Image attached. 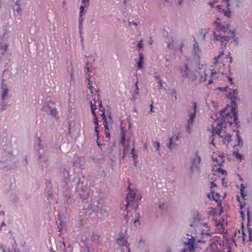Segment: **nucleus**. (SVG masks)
I'll return each mask as SVG.
<instances>
[{"label": "nucleus", "instance_id": "nucleus-1", "mask_svg": "<svg viewBox=\"0 0 252 252\" xmlns=\"http://www.w3.org/2000/svg\"><path fill=\"white\" fill-rule=\"evenodd\" d=\"M220 116L221 117L220 122H219L216 127L227 128L231 127L234 132H236V138L238 141L237 145H242L243 142L240 135L239 127V122L238 121L237 112H226L225 110L220 111Z\"/></svg>", "mask_w": 252, "mask_h": 252}, {"label": "nucleus", "instance_id": "nucleus-2", "mask_svg": "<svg viewBox=\"0 0 252 252\" xmlns=\"http://www.w3.org/2000/svg\"><path fill=\"white\" fill-rule=\"evenodd\" d=\"M215 25L216 28L213 34L214 40L220 41L221 43L222 48L226 46L230 39L233 38L234 41L237 40L235 32L230 30L228 25L225 26L221 23L220 19H218L215 22Z\"/></svg>", "mask_w": 252, "mask_h": 252}, {"label": "nucleus", "instance_id": "nucleus-3", "mask_svg": "<svg viewBox=\"0 0 252 252\" xmlns=\"http://www.w3.org/2000/svg\"><path fill=\"white\" fill-rule=\"evenodd\" d=\"M77 177V181L75 183L76 191L81 199L86 200L89 196V189L87 184H85V177L84 176H82V178L79 177L78 175Z\"/></svg>", "mask_w": 252, "mask_h": 252}, {"label": "nucleus", "instance_id": "nucleus-4", "mask_svg": "<svg viewBox=\"0 0 252 252\" xmlns=\"http://www.w3.org/2000/svg\"><path fill=\"white\" fill-rule=\"evenodd\" d=\"M9 38V32L5 29L3 31L2 34L0 35V54L1 55H4L8 49Z\"/></svg>", "mask_w": 252, "mask_h": 252}, {"label": "nucleus", "instance_id": "nucleus-5", "mask_svg": "<svg viewBox=\"0 0 252 252\" xmlns=\"http://www.w3.org/2000/svg\"><path fill=\"white\" fill-rule=\"evenodd\" d=\"M212 132L213 136L215 134H217L222 138V141L224 144H228L231 140V135L226 133V128H221V126L219 127H213Z\"/></svg>", "mask_w": 252, "mask_h": 252}, {"label": "nucleus", "instance_id": "nucleus-6", "mask_svg": "<svg viewBox=\"0 0 252 252\" xmlns=\"http://www.w3.org/2000/svg\"><path fill=\"white\" fill-rule=\"evenodd\" d=\"M223 55V52H222L219 56L215 57V60L216 61L214 62L213 68L210 69L211 71V77H213L216 75L218 73H220L222 74L224 73V64L218 61L221 56Z\"/></svg>", "mask_w": 252, "mask_h": 252}, {"label": "nucleus", "instance_id": "nucleus-7", "mask_svg": "<svg viewBox=\"0 0 252 252\" xmlns=\"http://www.w3.org/2000/svg\"><path fill=\"white\" fill-rule=\"evenodd\" d=\"M201 237L197 239V242L206 243L208 241L211 240L212 237V233L210 231V227L208 225L207 223H203L201 224Z\"/></svg>", "mask_w": 252, "mask_h": 252}, {"label": "nucleus", "instance_id": "nucleus-8", "mask_svg": "<svg viewBox=\"0 0 252 252\" xmlns=\"http://www.w3.org/2000/svg\"><path fill=\"white\" fill-rule=\"evenodd\" d=\"M201 157L197 152L195 157L192 158L191 160L190 171L191 173H194L195 171H197L198 173H200L201 169L200 167V163L201 162Z\"/></svg>", "mask_w": 252, "mask_h": 252}, {"label": "nucleus", "instance_id": "nucleus-9", "mask_svg": "<svg viewBox=\"0 0 252 252\" xmlns=\"http://www.w3.org/2000/svg\"><path fill=\"white\" fill-rule=\"evenodd\" d=\"M196 109H197V105L196 103L193 102V111L190 112L188 111V116L189 119L187 121V131L188 133H190L191 131V128L193 124L195 116L196 113Z\"/></svg>", "mask_w": 252, "mask_h": 252}, {"label": "nucleus", "instance_id": "nucleus-10", "mask_svg": "<svg viewBox=\"0 0 252 252\" xmlns=\"http://www.w3.org/2000/svg\"><path fill=\"white\" fill-rule=\"evenodd\" d=\"M225 4L227 9L226 10H222V13L227 17H229L231 15V11L229 8L230 6H235L237 7L240 6L241 0H223Z\"/></svg>", "mask_w": 252, "mask_h": 252}, {"label": "nucleus", "instance_id": "nucleus-11", "mask_svg": "<svg viewBox=\"0 0 252 252\" xmlns=\"http://www.w3.org/2000/svg\"><path fill=\"white\" fill-rule=\"evenodd\" d=\"M116 241L123 252H130L129 244L123 236L119 237Z\"/></svg>", "mask_w": 252, "mask_h": 252}, {"label": "nucleus", "instance_id": "nucleus-12", "mask_svg": "<svg viewBox=\"0 0 252 252\" xmlns=\"http://www.w3.org/2000/svg\"><path fill=\"white\" fill-rule=\"evenodd\" d=\"M42 109L43 111L49 113L53 117H56L57 116L58 112L53 104L45 103Z\"/></svg>", "mask_w": 252, "mask_h": 252}, {"label": "nucleus", "instance_id": "nucleus-13", "mask_svg": "<svg viewBox=\"0 0 252 252\" xmlns=\"http://www.w3.org/2000/svg\"><path fill=\"white\" fill-rule=\"evenodd\" d=\"M194 241L195 239L193 237L189 238L188 241L185 242V248L182 252H194Z\"/></svg>", "mask_w": 252, "mask_h": 252}, {"label": "nucleus", "instance_id": "nucleus-14", "mask_svg": "<svg viewBox=\"0 0 252 252\" xmlns=\"http://www.w3.org/2000/svg\"><path fill=\"white\" fill-rule=\"evenodd\" d=\"M180 69L181 75L184 79L190 77L191 71L187 63L180 66Z\"/></svg>", "mask_w": 252, "mask_h": 252}, {"label": "nucleus", "instance_id": "nucleus-15", "mask_svg": "<svg viewBox=\"0 0 252 252\" xmlns=\"http://www.w3.org/2000/svg\"><path fill=\"white\" fill-rule=\"evenodd\" d=\"M89 0H81V1L82 3H83V5H81L80 7L79 19V28L80 30H81L82 28V23L83 21V13L84 10V7L85 6L88 5Z\"/></svg>", "mask_w": 252, "mask_h": 252}, {"label": "nucleus", "instance_id": "nucleus-16", "mask_svg": "<svg viewBox=\"0 0 252 252\" xmlns=\"http://www.w3.org/2000/svg\"><path fill=\"white\" fill-rule=\"evenodd\" d=\"M34 148L38 152V160L42 161L43 160L42 157L40 153V150L42 149L41 141L39 137H37L34 140Z\"/></svg>", "mask_w": 252, "mask_h": 252}, {"label": "nucleus", "instance_id": "nucleus-17", "mask_svg": "<svg viewBox=\"0 0 252 252\" xmlns=\"http://www.w3.org/2000/svg\"><path fill=\"white\" fill-rule=\"evenodd\" d=\"M1 99L5 100L9 97V90L7 88V86L4 84L3 82H2L1 84Z\"/></svg>", "mask_w": 252, "mask_h": 252}, {"label": "nucleus", "instance_id": "nucleus-18", "mask_svg": "<svg viewBox=\"0 0 252 252\" xmlns=\"http://www.w3.org/2000/svg\"><path fill=\"white\" fill-rule=\"evenodd\" d=\"M135 197V194L131 190L128 193L126 197L127 204L126 206V210L128 211L129 207L130 206V203L132 202Z\"/></svg>", "mask_w": 252, "mask_h": 252}, {"label": "nucleus", "instance_id": "nucleus-19", "mask_svg": "<svg viewBox=\"0 0 252 252\" xmlns=\"http://www.w3.org/2000/svg\"><path fill=\"white\" fill-rule=\"evenodd\" d=\"M200 70L199 81L204 82L206 80L207 76V72L208 71L206 70L205 66H204L203 65H202L201 68H200Z\"/></svg>", "mask_w": 252, "mask_h": 252}, {"label": "nucleus", "instance_id": "nucleus-20", "mask_svg": "<svg viewBox=\"0 0 252 252\" xmlns=\"http://www.w3.org/2000/svg\"><path fill=\"white\" fill-rule=\"evenodd\" d=\"M101 116L102 117V118L104 120V128H105V135H106V138H109L110 137V133L109 132V128L108 127V123L106 121V116L104 114V112H102V114H101Z\"/></svg>", "mask_w": 252, "mask_h": 252}, {"label": "nucleus", "instance_id": "nucleus-21", "mask_svg": "<svg viewBox=\"0 0 252 252\" xmlns=\"http://www.w3.org/2000/svg\"><path fill=\"white\" fill-rule=\"evenodd\" d=\"M94 209L96 210L97 212H99L101 214H104L107 212L104 205L101 203H98L96 206V208H94Z\"/></svg>", "mask_w": 252, "mask_h": 252}, {"label": "nucleus", "instance_id": "nucleus-22", "mask_svg": "<svg viewBox=\"0 0 252 252\" xmlns=\"http://www.w3.org/2000/svg\"><path fill=\"white\" fill-rule=\"evenodd\" d=\"M58 228L59 229V231L60 232V233H61L62 231L66 229V225L65 222L63 221L60 219H59V222L58 224ZM60 235H61V234H60Z\"/></svg>", "mask_w": 252, "mask_h": 252}, {"label": "nucleus", "instance_id": "nucleus-23", "mask_svg": "<svg viewBox=\"0 0 252 252\" xmlns=\"http://www.w3.org/2000/svg\"><path fill=\"white\" fill-rule=\"evenodd\" d=\"M238 94V91L237 89H234L231 92H229L227 94V97L229 99H237Z\"/></svg>", "mask_w": 252, "mask_h": 252}, {"label": "nucleus", "instance_id": "nucleus-24", "mask_svg": "<svg viewBox=\"0 0 252 252\" xmlns=\"http://www.w3.org/2000/svg\"><path fill=\"white\" fill-rule=\"evenodd\" d=\"M69 172H70V168H68L66 169H63V179L65 181L64 183L65 184H67V180H69V179L70 178Z\"/></svg>", "mask_w": 252, "mask_h": 252}, {"label": "nucleus", "instance_id": "nucleus-25", "mask_svg": "<svg viewBox=\"0 0 252 252\" xmlns=\"http://www.w3.org/2000/svg\"><path fill=\"white\" fill-rule=\"evenodd\" d=\"M193 51L195 55L197 56V59H199V55L201 52V50L199 47L198 44L197 42H195L194 44Z\"/></svg>", "mask_w": 252, "mask_h": 252}, {"label": "nucleus", "instance_id": "nucleus-26", "mask_svg": "<svg viewBox=\"0 0 252 252\" xmlns=\"http://www.w3.org/2000/svg\"><path fill=\"white\" fill-rule=\"evenodd\" d=\"M126 142V135H125V130L123 127L121 128V138L120 140V143L122 145H124Z\"/></svg>", "mask_w": 252, "mask_h": 252}, {"label": "nucleus", "instance_id": "nucleus-27", "mask_svg": "<svg viewBox=\"0 0 252 252\" xmlns=\"http://www.w3.org/2000/svg\"><path fill=\"white\" fill-rule=\"evenodd\" d=\"M231 100V111L232 112H237L236 108L237 107V100H238V98L237 99H230Z\"/></svg>", "mask_w": 252, "mask_h": 252}, {"label": "nucleus", "instance_id": "nucleus-28", "mask_svg": "<svg viewBox=\"0 0 252 252\" xmlns=\"http://www.w3.org/2000/svg\"><path fill=\"white\" fill-rule=\"evenodd\" d=\"M144 62V57L142 53L139 54V61L137 62V66L138 69H140L143 66Z\"/></svg>", "mask_w": 252, "mask_h": 252}, {"label": "nucleus", "instance_id": "nucleus-29", "mask_svg": "<svg viewBox=\"0 0 252 252\" xmlns=\"http://www.w3.org/2000/svg\"><path fill=\"white\" fill-rule=\"evenodd\" d=\"M99 238L100 236L97 234L93 233L91 236V239L92 241L97 244L99 243Z\"/></svg>", "mask_w": 252, "mask_h": 252}, {"label": "nucleus", "instance_id": "nucleus-30", "mask_svg": "<svg viewBox=\"0 0 252 252\" xmlns=\"http://www.w3.org/2000/svg\"><path fill=\"white\" fill-rule=\"evenodd\" d=\"M218 241H210L209 243V247L213 250H215L217 248Z\"/></svg>", "mask_w": 252, "mask_h": 252}, {"label": "nucleus", "instance_id": "nucleus-31", "mask_svg": "<svg viewBox=\"0 0 252 252\" xmlns=\"http://www.w3.org/2000/svg\"><path fill=\"white\" fill-rule=\"evenodd\" d=\"M169 94L172 96L174 97V101L177 100V92H176V90L175 89L172 88V89H169Z\"/></svg>", "mask_w": 252, "mask_h": 252}, {"label": "nucleus", "instance_id": "nucleus-32", "mask_svg": "<svg viewBox=\"0 0 252 252\" xmlns=\"http://www.w3.org/2000/svg\"><path fill=\"white\" fill-rule=\"evenodd\" d=\"M5 100L1 99L0 101V112H2L6 108L7 106V103L4 102Z\"/></svg>", "mask_w": 252, "mask_h": 252}, {"label": "nucleus", "instance_id": "nucleus-33", "mask_svg": "<svg viewBox=\"0 0 252 252\" xmlns=\"http://www.w3.org/2000/svg\"><path fill=\"white\" fill-rule=\"evenodd\" d=\"M85 78H86V80H87L88 82V85H89L88 89H90V90H91L92 87L91 86V80H90L91 78H90V75L88 74V73H85ZM91 93H92V91H91Z\"/></svg>", "mask_w": 252, "mask_h": 252}, {"label": "nucleus", "instance_id": "nucleus-34", "mask_svg": "<svg viewBox=\"0 0 252 252\" xmlns=\"http://www.w3.org/2000/svg\"><path fill=\"white\" fill-rule=\"evenodd\" d=\"M154 147L156 149L157 151L158 152L159 155H160L159 147L160 144L158 142H155L154 143Z\"/></svg>", "mask_w": 252, "mask_h": 252}, {"label": "nucleus", "instance_id": "nucleus-35", "mask_svg": "<svg viewBox=\"0 0 252 252\" xmlns=\"http://www.w3.org/2000/svg\"><path fill=\"white\" fill-rule=\"evenodd\" d=\"M173 138H169V142L167 144V147L170 150L172 149V148L175 146V144H172Z\"/></svg>", "mask_w": 252, "mask_h": 252}, {"label": "nucleus", "instance_id": "nucleus-36", "mask_svg": "<svg viewBox=\"0 0 252 252\" xmlns=\"http://www.w3.org/2000/svg\"><path fill=\"white\" fill-rule=\"evenodd\" d=\"M131 154L132 155V157L133 158V159H135L138 158L137 154L135 152V148H133L131 150Z\"/></svg>", "mask_w": 252, "mask_h": 252}, {"label": "nucleus", "instance_id": "nucleus-37", "mask_svg": "<svg viewBox=\"0 0 252 252\" xmlns=\"http://www.w3.org/2000/svg\"><path fill=\"white\" fill-rule=\"evenodd\" d=\"M234 155L237 158L242 159L243 158V155L239 153V152H235L234 153Z\"/></svg>", "mask_w": 252, "mask_h": 252}, {"label": "nucleus", "instance_id": "nucleus-38", "mask_svg": "<svg viewBox=\"0 0 252 252\" xmlns=\"http://www.w3.org/2000/svg\"><path fill=\"white\" fill-rule=\"evenodd\" d=\"M122 146L123 147L124 154L125 155L126 153L128 151V145L127 146L125 145V144L124 145H122Z\"/></svg>", "mask_w": 252, "mask_h": 252}, {"label": "nucleus", "instance_id": "nucleus-39", "mask_svg": "<svg viewBox=\"0 0 252 252\" xmlns=\"http://www.w3.org/2000/svg\"><path fill=\"white\" fill-rule=\"evenodd\" d=\"M137 47H138L139 50H140L143 47V40H141L138 42V43H137Z\"/></svg>", "mask_w": 252, "mask_h": 252}, {"label": "nucleus", "instance_id": "nucleus-40", "mask_svg": "<svg viewBox=\"0 0 252 252\" xmlns=\"http://www.w3.org/2000/svg\"><path fill=\"white\" fill-rule=\"evenodd\" d=\"M16 12L20 15L22 14V9L21 8V6H18L16 9Z\"/></svg>", "mask_w": 252, "mask_h": 252}, {"label": "nucleus", "instance_id": "nucleus-41", "mask_svg": "<svg viewBox=\"0 0 252 252\" xmlns=\"http://www.w3.org/2000/svg\"><path fill=\"white\" fill-rule=\"evenodd\" d=\"M218 170L222 175H226L227 174V172L225 170L220 168H218Z\"/></svg>", "mask_w": 252, "mask_h": 252}, {"label": "nucleus", "instance_id": "nucleus-42", "mask_svg": "<svg viewBox=\"0 0 252 252\" xmlns=\"http://www.w3.org/2000/svg\"><path fill=\"white\" fill-rule=\"evenodd\" d=\"M90 106L91 110H92L93 108H94V110L96 109V106H95V102H94V103H93L91 101H90Z\"/></svg>", "mask_w": 252, "mask_h": 252}, {"label": "nucleus", "instance_id": "nucleus-43", "mask_svg": "<svg viewBox=\"0 0 252 252\" xmlns=\"http://www.w3.org/2000/svg\"><path fill=\"white\" fill-rule=\"evenodd\" d=\"M94 123L95 126H98V120L96 117H94L93 119Z\"/></svg>", "mask_w": 252, "mask_h": 252}, {"label": "nucleus", "instance_id": "nucleus-44", "mask_svg": "<svg viewBox=\"0 0 252 252\" xmlns=\"http://www.w3.org/2000/svg\"><path fill=\"white\" fill-rule=\"evenodd\" d=\"M139 214H137V218L136 219H135L134 220V223L136 225L137 224H139Z\"/></svg>", "mask_w": 252, "mask_h": 252}, {"label": "nucleus", "instance_id": "nucleus-45", "mask_svg": "<svg viewBox=\"0 0 252 252\" xmlns=\"http://www.w3.org/2000/svg\"><path fill=\"white\" fill-rule=\"evenodd\" d=\"M217 8L218 10L220 12L222 13V10H224V9H223L222 7V6L220 5H219L217 6Z\"/></svg>", "mask_w": 252, "mask_h": 252}, {"label": "nucleus", "instance_id": "nucleus-46", "mask_svg": "<svg viewBox=\"0 0 252 252\" xmlns=\"http://www.w3.org/2000/svg\"><path fill=\"white\" fill-rule=\"evenodd\" d=\"M139 243V247H140L145 244V241L144 240L141 239V240H140Z\"/></svg>", "mask_w": 252, "mask_h": 252}, {"label": "nucleus", "instance_id": "nucleus-47", "mask_svg": "<svg viewBox=\"0 0 252 252\" xmlns=\"http://www.w3.org/2000/svg\"><path fill=\"white\" fill-rule=\"evenodd\" d=\"M158 86L159 87V88L160 89H162L163 88V85H162V81L160 80V81H159L158 82Z\"/></svg>", "mask_w": 252, "mask_h": 252}, {"label": "nucleus", "instance_id": "nucleus-48", "mask_svg": "<svg viewBox=\"0 0 252 252\" xmlns=\"http://www.w3.org/2000/svg\"><path fill=\"white\" fill-rule=\"evenodd\" d=\"M154 78H155V79L156 80H157V81H158H158H159L161 80L160 79V76H159V75H155V76H154Z\"/></svg>", "mask_w": 252, "mask_h": 252}, {"label": "nucleus", "instance_id": "nucleus-49", "mask_svg": "<svg viewBox=\"0 0 252 252\" xmlns=\"http://www.w3.org/2000/svg\"><path fill=\"white\" fill-rule=\"evenodd\" d=\"M217 186L216 185L215 183H213V182H211V184H210V188L211 189H213L214 188H215Z\"/></svg>", "mask_w": 252, "mask_h": 252}, {"label": "nucleus", "instance_id": "nucleus-50", "mask_svg": "<svg viewBox=\"0 0 252 252\" xmlns=\"http://www.w3.org/2000/svg\"><path fill=\"white\" fill-rule=\"evenodd\" d=\"M240 193L243 197L245 196V194H244V189H240Z\"/></svg>", "mask_w": 252, "mask_h": 252}, {"label": "nucleus", "instance_id": "nucleus-51", "mask_svg": "<svg viewBox=\"0 0 252 252\" xmlns=\"http://www.w3.org/2000/svg\"><path fill=\"white\" fill-rule=\"evenodd\" d=\"M95 132L96 133L97 137H98V133L99 132L98 126H95Z\"/></svg>", "mask_w": 252, "mask_h": 252}, {"label": "nucleus", "instance_id": "nucleus-52", "mask_svg": "<svg viewBox=\"0 0 252 252\" xmlns=\"http://www.w3.org/2000/svg\"><path fill=\"white\" fill-rule=\"evenodd\" d=\"M12 200L14 202H16L18 200V197L16 195H14Z\"/></svg>", "mask_w": 252, "mask_h": 252}, {"label": "nucleus", "instance_id": "nucleus-53", "mask_svg": "<svg viewBox=\"0 0 252 252\" xmlns=\"http://www.w3.org/2000/svg\"><path fill=\"white\" fill-rule=\"evenodd\" d=\"M138 81H137L135 83V90L139 91V88L138 86Z\"/></svg>", "mask_w": 252, "mask_h": 252}, {"label": "nucleus", "instance_id": "nucleus-54", "mask_svg": "<svg viewBox=\"0 0 252 252\" xmlns=\"http://www.w3.org/2000/svg\"><path fill=\"white\" fill-rule=\"evenodd\" d=\"M215 2V1H214V2H209L208 3L209 5L211 7H214V4Z\"/></svg>", "mask_w": 252, "mask_h": 252}, {"label": "nucleus", "instance_id": "nucleus-55", "mask_svg": "<svg viewBox=\"0 0 252 252\" xmlns=\"http://www.w3.org/2000/svg\"><path fill=\"white\" fill-rule=\"evenodd\" d=\"M139 94V91L135 90L133 92V94H134V95H138Z\"/></svg>", "mask_w": 252, "mask_h": 252}, {"label": "nucleus", "instance_id": "nucleus-56", "mask_svg": "<svg viewBox=\"0 0 252 252\" xmlns=\"http://www.w3.org/2000/svg\"><path fill=\"white\" fill-rule=\"evenodd\" d=\"M91 111H92V114H93L94 117H96V115L95 113L94 109L93 108L92 110H91Z\"/></svg>", "mask_w": 252, "mask_h": 252}, {"label": "nucleus", "instance_id": "nucleus-57", "mask_svg": "<svg viewBox=\"0 0 252 252\" xmlns=\"http://www.w3.org/2000/svg\"><path fill=\"white\" fill-rule=\"evenodd\" d=\"M249 241L252 242V233H251L250 232V233L249 234Z\"/></svg>", "mask_w": 252, "mask_h": 252}, {"label": "nucleus", "instance_id": "nucleus-58", "mask_svg": "<svg viewBox=\"0 0 252 252\" xmlns=\"http://www.w3.org/2000/svg\"><path fill=\"white\" fill-rule=\"evenodd\" d=\"M99 107H100V111H102V109H101V108L102 107V102H101V101L100 100L99 101Z\"/></svg>", "mask_w": 252, "mask_h": 252}, {"label": "nucleus", "instance_id": "nucleus-59", "mask_svg": "<svg viewBox=\"0 0 252 252\" xmlns=\"http://www.w3.org/2000/svg\"><path fill=\"white\" fill-rule=\"evenodd\" d=\"M153 108H154V106H153V104L152 103L150 105V112H153Z\"/></svg>", "mask_w": 252, "mask_h": 252}, {"label": "nucleus", "instance_id": "nucleus-60", "mask_svg": "<svg viewBox=\"0 0 252 252\" xmlns=\"http://www.w3.org/2000/svg\"><path fill=\"white\" fill-rule=\"evenodd\" d=\"M19 0H17L15 2V4L17 6V7L20 6V3L19 1Z\"/></svg>", "mask_w": 252, "mask_h": 252}, {"label": "nucleus", "instance_id": "nucleus-61", "mask_svg": "<svg viewBox=\"0 0 252 252\" xmlns=\"http://www.w3.org/2000/svg\"><path fill=\"white\" fill-rule=\"evenodd\" d=\"M164 204L162 203V204H159V206H158V208L160 209H162L163 207H164Z\"/></svg>", "mask_w": 252, "mask_h": 252}, {"label": "nucleus", "instance_id": "nucleus-62", "mask_svg": "<svg viewBox=\"0 0 252 252\" xmlns=\"http://www.w3.org/2000/svg\"><path fill=\"white\" fill-rule=\"evenodd\" d=\"M11 250H9V249H7V250H6V249H3V252H11Z\"/></svg>", "mask_w": 252, "mask_h": 252}, {"label": "nucleus", "instance_id": "nucleus-63", "mask_svg": "<svg viewBox=\"0 0 252 252\" xmlns=\"http://www.w3.org/2000/svg\"><path fill=\"white\" fill-rule=\"evenodd\" d=\"M136 95L133 94L132 100L135 101L136 99Z\"/></svg>", "mask_w": 252, "mask_h": 252}, {"label": "nucleus", "instance_id": "nucleus-64", "mask_svg": "<svg viewBox=\"0 0 252 252\" xmlns=\"http://www.w3.org/2000/svg\"><path fill=\"white\" fill-rule=\"evenodd\" d=\"M167 46H168V47L169 48H172V47H173V46H172V44H171V43H168V44H167Z\"/></svg>", "mask_w": 252, "mask_h": 252}]
</instances>
